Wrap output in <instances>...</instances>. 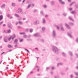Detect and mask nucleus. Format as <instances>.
I'll list each match as a JSON object with an SVG mask.
<instances>
[{"label":"nucleus","instance_id":"1","mask_svg":"<svg viewBox=\"0 0 78 78\" xmlns=\"http://www.w3.org/2000/svg\"><path fill=\"white\" fill-rule=\"evenodd\" d=\"M52 50L55 53H56V54H58L59 53V50L57 47L55 46H53Z\"/></svg>","mask_w":78,"mask_h":78},{"label":"nucleus","instance_id":"2","mask_svg":"<svg viewBox=\"0 0 78 78\" xmlns=\"http://www.w3.org/2000/svg\"><path fill=\"white\" fill-rule=\"evenodd\" d=\"M33 36L34 37H41V35L39 34L38 33H35L33 35Z\"/></svg>","mask_w":78,"mask_h":78},{"label":"nucleus","instance_id":"3","mask_svg":"<svg viewBox=\"0 0 78 78\" xmlns=\"http://www.w3.org/2000/svg\"><path fill=\"white\" fill-rule=\"evenodd\" d=\"M39 23V20H36L35 22H34L33 24L34 25H37Z\"/></svg>","mask_w":78,"mask_h":78},{"label":"nucleus","instance_id":"4","mask_svg":"<svg viewBox=\"0 0 78 78\" xmlns=\"http://www.w3.org/2000/svg\"><path fill=\"white\" fill-rule=\"evenodd\" d=\"M56 36V32L55 30H53L52 31V37H55Z\"/></svg>","mask_w":78,"mask_h":78},{"label":"nucleus","instance_id":"5","mask_svg":"<svg viewBox=\"0 0 78 78\" xmlns=\"http://www.w3.org/2000/svg\"><path fill=\"white\" fill-rule=\"evenodd\" d=\"M58 2L60 3V4H62V5H65V2H63L62 0H58Z\"/></svg>","mask_w":78,"mask_h":78},{"label":"nucleus","instance_id":"6","mask_svg":"<svg viewBox=\"0 0 78 78\" xmlns=\"http://www.w3.org/2000/svg\"><path fill=\"white\" fill-rule=\"evenodd\" d=\"M72 32L71 31H70L68 33L69 36L71 38H72V35H71L72 34Z\"/></svg>","mask_w":78,"mask_h":78},{"label":"nucleus","instance_id":"7","mask_svg":"<svg viewBox=\"0 0 78 78\" xmlns=\"http://www.w3.org/2000/svg\"><path fill=\"white\" fill-rule=\"evenodd\" d=\"M65 25L66 26V27L67 28H68V29H70V28H71L69 26V25L67 24V23H65Z\"/></svg>","mask_w":78,"mask_h":78},{"label":"nucleus","instance_id":"8","mask_svg":"<svg viewBox=\"0 0 78 78\" xmlns=\"http://www.w3.org/2000/svg\"><path fill=\"white\" fill-rule=\"evenodd\" d=\"M14 42L16 45L17 44H19V43H18V40H17V39H16L14 41Z\"/></svg>","mask_w":78,"mask_h":78},{"label":"nucleus","instance_id":"9","mask_svg":"<svg viewBox=\"0 0 78 78\" xmlns=\"http://www.w3.org/2000/svg\"><path fill=\"white\" fill-rule=\"evenodd\" d=\"M22 9H21L20 8L16 11V12L17 13H19V12H22Z\"/></svg>","mask_w":78,"mask_h":78},{"label":"nucleus","instance_id":"10","mask_svg":"<svg viewBox=\"0 0 78 78\" xmlns=\"http://www.w3.org/2000/svg\"><path fill=\"white\" fill-rule=\"evenodd\" d=\"M4 41L5 42H8V41H7V37H5L4 38Z\"/></svg>","mask_w":78,"mask_h":78},{"label":"nucleus","instance_id":"11","mask_svg":"<svg viewBox=\"0 0 78 78\" xmlns=\"http://www.w3.org/2000/svg\"><path fill=\"white\" fill-rule=\"evenodd\" d=\"M12 25L10 23H8V27H9V28H11L12 27H11Z\"/></svg>","mask_w":78,"mask_h":78},{"label":"nucleus","instance_id":"12","mask_svg":"<svg viewBox=\"0 0 78 78\" xmlns=\"http://www.w3.org/2000/svg\"><path fill=\"white\" fill-rule=\"evenodd\" d=\"M63 65V63H58L57 65V66L59 67V66H62Z\"/></svg>","mask_w":78,"mask_h":78},{"label":"nucleus","instance_id":"13","mask_svg":"<svg viewBox=\"0 0 78 78\" xmlns=\"http://www.w3.org/2000/svg\"><path fill=\"white\" fill-rule=\"evenodd\" d=\"M16 37V36L15 35V34H13V37H12V36H11L10 37V38H11V39H12V40H13L14 39V37Z\"/></svg>","mask_w":78,"mask_h":78},{"label":"nucleus","instance_id":"14","mask_svg":"<svg viewBox=\"0 0 78 78\" xmlns=\"http://www.w3.org/2000/svg\"><path fill=\"white\" fill-rule=\"evenodd\" d=\"M69 25H71V26H72V25L73 26V25H74V24L73 23H71V22H69Z\"/></svg>","mask_w":78,"mask_h":78},{"label":"nucleus","instance_id":"15","mask_svg":"<svg viewBox=\"0 0 78 78\" xmlns=\"http://www.w3.org/2000/svg\"><path fill=\"white\" fill-rule=\"evenodd\" d=\"M51 4L52 6H54L55 5V2L53 1H51Z\"/></svg>","mask_w":78,"mask_h":78},{"label":"nucleus","instance_id":"16","mask_svg":"<svg viewBox=\"0 0 78 78\" xmlns=\"http://www.w3.org/2000/svg\"><path fill=\"white\" fill-rule=\"evenodd\" d=\"M5 4H3L1 6V8H4L5 7Z\"/></svg>","mask_w":78,"mask_h":78},{"label":"nucleus","instance_id":"17","mask_svg":"<svg viewBox=\"0 0 78 78\" xmlns=\"http://www.w3.org/2000/svg\"><path fill=\"white\" fill-rule=\"evenodd\" d=\"M3 15L0 16V21H1V20H2L3 19Z\"/></svg>","mask_w":78,"mask_h":78},{"label":"nucleus","instance_id":"18","mask_svg":"<svg viewBox=\"0 0 78 78\" xmlns=\"http://www.w3.org/2000/svg\"><path fill=\"white\" fill-rule=\"evenodd\" d=\"M15 16H16L17 17H18V18L19 17H20V16H19V15L18 14L16 13L15 14Z\"/></svg>","mask_w":78,"mask_h":78},{"label":"nucleus","instance_id":"19","mask_svg":"<svg viewBox=\"0 0 78 78\" xmlns=\"http://www.w3.org/2000/svg\"><path fill=\"white\" fill-rule=\"evenodd\" d=\"M60 29L62 31H64V28L63 27H61L60 28Z\"/></svg>","mask_w":78,"mask_h":78},{"label":"nucleus","instance_id":"20","mask_svg":"<svg viewBox=\"0 0 78 78\" xmlns=\"http://www.w3.org/2000/svg\"><path fill=\"white\" fill-rule=\"evenodd\" d=\"M42 20H43V21L42 22V23H45V20L44 18H43Z\"/></svg>","mask_w":78,"mask_h":78},{"label":"nucleus","instance_id":"21","mask_svg":"<svg viewBox=\"0 0 78 78\" xmlns=\"http://www.w3.org/2000/svg\"><path fill=\"white\" fill-rule=\"evenodd\" d=\"M62 55H63L64 56H66V53L64 52H63L62 53Z\"/></svg>","mask_w":78,"mask_h":78},{"label":"nucleus","instance_id":"22","mask_svg":"<svg viewBox=\"0 0 78 78\" xmlns=\"http://www.w3.org/2000/svg\"><path fill=\"white\" fill-rule=\"evenodd\" d=\"M69 20H72V21L73 22H74V20H73V19H72V18H71L70 17H69Z\"/></svg>","mask_w":78,"mask_h":78},{"label":"nucleus","instance_id":"23","mask_svg":"<svg viewBox=\"0 0 78 78\" xmlns=\"http://www.w3.org/2000/svg\"><path fill=\"white\" fill-rule=\"evenodd\" d=\"M41 14L42 16H44V13L42 11H41Z\"/></svg>","mask_w":78,"mask_h":78},{"label":"nucleus","instance_id":"24","mask_svg":"<svg viewBox=\"0 0 78 78\" xmlns=\"http://www.w3.org/2000/svg\"><path fill=\"white\" fill-rule=\"evenodd\" d=\"M28 37V36L26 35H24L23 36L24 38H27Z\"/></svg>","mask_w":78,"mask_h":78},{"label":"nucleus","instance_id":"25","mask_svg":"<svg viewBox=\"0 0 78 78\" xmlns=\"http://www.w3.org/2000/svg\"><path fill=\"white\" fill-rule=\"evenodd\" d=\"M12 6H16V5L15 3H12Z\"/></svg>","mask_w":78,"mask_h":78},{"label":"nucleus","instance_id":"26","mask_svg":"<svg viewBox=\"0 0 78 78\" xmlns=\"http://www.w3.org/2000/svg\"><path fill=\"white\" fill-rule=\"evenodd\" d=\"M75 2H73L72 3H71L69 5V6H72V5H73V4H74V3H75Z\"/></svg>","mask_w":78,"mask_h":78},{"label":"nucleus","instance_id":"27","mask_svg":"<svg viewBox=\"0 0 78 78\" xmlns=\"http://www.w3.org/2000/svg\"><path fill=\"white\" fill-rule=\"evenodd\" d=\"M11 32V30L9 29L7 30V33H10Z\"/></svg>","mask_w":78,"mask_h":78},{"label":"nucleus","instance_id":"28","mask_svg":"<svg viewBox=\"0 0 78 78\" xmlns=\"http://www.w3.org/2000/svg\"><path fill=\"white\" fill-rule=\"evenodd\" d=\"M71 14H75L76 12H75L73 11L72 12H71Z\"/></svg>","mask_w":78,"mask_h":78},{"label":"nucleus","instance_id":"29","mask_svg":"<svg viewBox=\"0 0 78 78\" xmlns=\"http://www.w3.org/2000/svg\"><path fill=\"white\" fill-rule=\"evenodd\" d=\"M69 55H70V56H72L73 54H72V52H71V51H69Z\"/></svg>","mask_w":78,"mask_h":78},{"label":"nucleus","instance_id":"30","mask_svg":"<svg viewBox=\"0 0 78 78\" xmlns=\"http://www.w3.org/2000/svg\"><path fill=\"white\" fill-rule=\"evenodd\" d=\"M6 16L7 17H9V18L10 17V15L9 14H7L6 15Z\"/></svg>","mask_w":78,"mask_h":78},{"label":"nucleus","instance_id":"31","mask_svg":"<svg viewBox=\"0 0 78 78\" xmlns=\"http://www.w3.org/2000/svg\"><path fill=\"white\" fill-rule=\"evenodd\" d=\"M45 27H43L42 28V32H44V31L45 30Z\"/></svg>","mask_w":78,"mask_h":78},{"label":"nucleus","instance_id":"32","mask_svg":"<svg viewBox=\"0 0 78 78\" xmlns=\"http://www.w3.org/2000/svg\"><path fill=\"white\" fill-rule=\"evenodd\" d=\"M2 33H6V34H7V32H6L5 30H3Z\"/></svg>","mask_w":78,"mask_h":78},{"label":"nucleus","instance_id":"33","mask_svg":"<svg viewBox=\"0 0 78 78\" xmlns=\"http://www.w3.org/2000/svg\"><path fill=\"white\" fill-rule=\"evenodd\" d=\"M18 23H19V24H20V25H22V22L21 21H19L18 22Z\"/></svg>","mask_w":78,"mask_h":78},{"label":"nucleus","instance_id":"34","mask_svg":"<svg viewBox=\"0 0 78 78\" xmlns=\"http://www.w3.org/2000/svg\"><path fill=\"white\" fill-rule=\"evenodd\" d=\"M54 78H59V77L58 76H54Z\"/></svg>","mask_w":78,"mask_h":78},{"label":"nucleus","instance_id":"35","mask_svg":"<svg viewBox=\"0 0 78 78\" xmlns=\"http://www.w3.org/2000/svg\"><path fill=\"white\" fill-rule=\"evenodd\" d=\"M30 33H32L33 32V29H30Z\"/></svg>","mask_w":78,"mask_h":78},{"label":"nucleus","instance_id":"36","mask_svg":"<svg viewBox=\"0 0 78 78\" xmlns=\"http://www.w3.org/2000/svg\"><path fill=\"white\" fill-rule=\"evenodd\" d=\"M37 9H35L33 10V12H37Z\"/></svg>","mask_w":78,"mask_h":78},{"label":"nucleus","instance_id":"37","mask_svg":"<svg viewBox=\"0 0 78 78\" xmlns=\"http://www.w3.org/2000/svg\"><path fill=\"white\" fill-rule=\"evenodd\" d=\"M74 73L77 76H78V72H74Z\"/></svg>","mask_w":78,"mask_h":78},{"label":"nucleus","instance_id":"38","mask_svg":"<svg viewBox=\"0 0 78 78\" xmlns=\"http://www.w3.org/2000/svg\"><path fill=\"white\" fill-rule=\"evenodd\" d=\"M70 78H73V76L72 75H70Z\"/></svg>","mask_w":78,"mask_h":78},{"label":"nucleus","instance_id":"39","mask_svg":"<svg viewBox=\"0 0 78 78\" xmlns=\"http://www.w3.org/2000/svg\"><path fill=\"white\" fill-rule=\"evenodd\" d=\"M30 6H31V4L29 5L27 7V9H28V8H29Z\"/></svg>","mask_w":78,"mask_h":78},{"label":"nucleus","instance_id":"40","mask_svg":"<svg viewBox=\"0 0 78 78\" xmlns=\"http://www.w3.org/2000/svg\"><path fill=\"white\" fill-rule=\"evenodd\" d=\"M63 15L64 16H66V15H67V14L66 13H63Z\"/></svg>","mask_w":78,"mask_h":78},{"label":"nucleus","instance_id":"41","mask_svg":"<svg viewBox=\"0 0 78 78\" xmlns=\"http://www.w3.org/2000/svg\"><path fill=\"white\" fill-rule=\"evenodd\" d=\"M20 34H25V33H19Z\"/></svg>","mask_w":78,"mask_h":78},{"label":"nucleus","instance_id":"42","mask_svg":"<svg viewBox=\"0 0 78 78\" xmlns=\"http://www.w3.org/2000/svg\"><path fill=\"white\" fill-rule=\"evenodd\" d=\"M39 67H38V68L37 69V72H39Z\"/></svg>","mask_w":78,"mask_h":78},{"label":"nucleus","instance_id":"43","mask_svg":"<svg viewBox=\"0 0 78 78\" xmlns=\"http://www.w3.org/2000/svg\"><path fill=\"white\" fill-rule=\"evenodd\" d=\"M18 28H19V29H22V27L20 26H18Z\"/></svg>","mask_w":78,"mask_h":78},{"label":"nucleus","instance_id":"44","mask_svg":"<svg viewBox=\"0 0 78 78\" xmlns=\"http://www.w3.org/2000/svg\"><path fill=\"white\" fill-rule=\"evenodd\" d=\"M24 50H26V51H27L28 53H30V51H28V50H27V49H24Z\"/></svg>","mask_w":78,"mask_h":78},{"label":"nucleus","instance_id":"45","mask_svg":"<svg viewBox=\"0 0 78 78\" xmlns=\"http://www.w3.org/2000/svg\"><path fill=\"white\" fill-rule=\"evenodd\" d=\"M75 55L76 56V58H78V54H75Z\"/></svg>","mask_w":78,"mask_h":78},{"label":"nucleus","instance_id":"46","mask_svg":"<svg viewBox=\"0 0 78 78\" xmlns=\"http://www.w3.org/2000/svg\"><path fill=\"white\" fill-rule=\"evenodd\" d=\"M8 47H9V48H10L11 47V45H8Z\"/></svg>","mask_w":78,"mask_h":78},{"label":"nucleus","instance_id":"47","mask_svg":"<svg viewBox=\"0 0 78 78\" xmlns=\"http://www.w3.org/2000/svg\"><path fill=\"white\" fill-rule=\"evenodd\" d=\"M23 40L22 39H21V40H20V42H22L23 41Z\"/></svg>","mask_w":78,"mask_h":78},{"label":"nucleus","instance_id":"48","mask_svg":"<svg viewBox=\"0 0 78 78\" xmlns=\"http://www.w3.org/2000/svg\"><path fill=\"white\" fill-rule=\"evenodd\" d=\"M75 7L76 8H78V5H75Z\"/></svg>","mask_w":78,"mask_h":78},{"label":"nucleus","instance_id":"49","mask_svg":"<svg viewBox=\"0 0 78 78\" xmlns=\"http://www.w3.org/2000/svg\"><path fill=\"white\" fill-rule=\"evenodd\" d=\"M50 68V67H47L46 68V70H48Z\"/></svg>","mask_w":78,"mask_h":78},{"label":"nucleus","instance_id":"50","mask_svg":"<svg viewBox=\"0 0 78 78\" xmlns=\"http://www.w3.org/2000/svg\"><path fill=\"white\" fill-rule=\"evenodd\" d=\"M55 69V68L54 66L52 67L51 68V69H52V70H54Z\"/></svg>","mask_w":78,"mask_h":78},{"label":"nucleus","instance_id":"51","mask_svg":"<svg viewBox=\"0 0 78 78\" xmlns=\"http://www.w3.org/2000/svg\"><path fill=\"white\" fill-rule=\"evenodd\" d=\"M3 23V22H0V25H1V24H2V23Z\"/></svg>","mask_w":78,"mask_h":78},{"label":"nucleus","instance_id":"52","mask_svg":"<svg viewBox=\"0 0 78 78\" xmlns=\"http://www.w3.org/2000/svg\"><path fill=\"white\" fill-rule=\"evenodd\" d=\"M69 11H72V8H69Z\"/></svg>","mask_w":78,"mask_h":78},{"label":"nucleus","instance_id":"53","mask_svg":"<svg viewBox=\"0 0 78 78\" xmlns=\"http://www.w3.org/2000/svg\"><path fill=\"white\" fill-rule=\"evenodd\" d=\"M61 75H64V73H61Z\"/></svg>","mask_w":78,"mask_h":78},{"label":"nucleus","instance_id":"54","mask_svg":"<svg viewBox=\"0 0 78 78\" xmlns=\"http://www.w3.org/2000/svg\"><path fill=\"white\" fill-rule=\"evenodd\" d=\"M44 7V8H47V5H43Z\"/></svg>","mask_w":78,"mask_h":78},{"label":"nucleus","instance_id":"55","mask_svg":"<svg viewBox=\"0 0 78 78\" xmlns=\"http://www.w3.org/2000/svg\"><path fill=\"white\" fill-rule=\"evenodd\" d=\"M48 17V15H46L45 16V17Z\"/></svg>","mask_w":78,"mask_h":78},{"label":"nucleus","instance_id":"56","mask_svg":"<svg viewBox=\"0 0 78 78\" xmlns=\"http://www.w3.org/2000/svg\"><path fill=\"white\" fill-rule=\"evenodd\" d=\"M76 42H78V38H77L76 39Z\"/></svg>","mask_w":78,"mask_h":78},{"label":"nucleus","instance_id":"57","mask_svg":"<svg viewBox=\"0 0 78 78\" xmlns=\"http://www.w3.org/2000/svg\"><path fill=\"white\" fill-rule=\"evenodd\" d=\"M20 13L21 14L23 15V12H22V11H21V12Z\"/></svg>","mask_w":78,"mask_h":78},{"label":"nucleus","instance_id":"58","mask_svg":"<svg viewBox=\"0 0 78 78\" xmlns=\"http://www.w3.org/2000/svg\"><path fill=\"white\" fill-rule=\"evenodd\" d=\"M57 28L58 29V30H59V26H57Z\"/></svg>","mask_w":78,"mask_h":78},{"label":"nucleus","instance_id":"59","mask_svg":"<svg viewBox=\"0 0 78 78\" xmlns=\"http://www.w3.org/2000/svg\"><path fill=\"white\" fill-rule=\"evenodd\" d=\"M23 12V14H27V13H26V12Z\"/></svg>","mask_w":78,"mask_h":78},{"label":"nucleus","instance_id":"60","mask_svg":"<svg viewBox=\"0 0 78 78\" xmlns=\"http://www.w3.org/2000/svg\"><path fill=\"white\" fill-rule=\"evenodd\" d=\"M28 37H29V38H30V37H31V35H29Z\"/></svg>","mask_w":78,"mask_h":78},{"label":"nucleus","instance_id":"61","mask_svg":"<svg viewBox=\"0 0 78 78\" xmlns=\"http://www.w3.org/2000/svg\"><path fill=\"white\" fill-rule=\"evenodd\" d=\"M68 2H71V0H68Z\"/></svg>","mask_w":78,"mask_h":78},{"label":"nucleus","instance_id":"62","mask_svg":"<svg viewBox=\"0 0 78 78\" xmlns=\"http://www.w3.org/2000/svg\"><path fill=\"white\" fill-rule=\"evenodd\" d=\"M2 39V36H1L0 37V39L1 40Z\"/></svg>","mask_w":78,"mask_h":78},{"label":"nucleus","instance_id":"63","mask_svg":"<svg viewBox=\"0 0 78 78\" xmlns=\"http://www.w3.org/2000/svg\"><path fill=\"white\" fill-rule=\"evenodd\" d=\"M32 6H34V4H32Z\"/></svg>","mask_w":78,"mask_h":78},{"label":"nucleus","instance_id":"64","mask_svg":"<svg viewBox=\"0 0 78 78\" xmlns=\"http://www.w3.org/2000/svg\"><path fill=\"white\" fill-rule=\"evenodd\" d=\"M53 72L51 71V75H53Z\"/></svg>","mask_w":78,"mask_h":78}]
</instances>
